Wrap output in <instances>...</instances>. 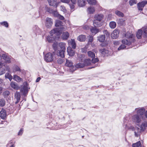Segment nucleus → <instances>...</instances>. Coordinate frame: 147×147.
I'll return each instance as SVG.
<instances>
[{"label":"nucleus","instance_id":"nucleus-1","mask_svg":"<svg viewBox=\"0 0 147 147\" xmlns=\"http://www.w3.org/2000/svg\"><path fill=\"white\" fill-rule=\"evenodd\" d=\"M62 30H59L58 29H54L50 32V36H48L46 38L47 40L50 43L54 40L56 35H59L61 33Z\"/></svg>","mask_w":147,"mask_h":147},{"label":"nucleus","instance_id":"nucleus-2","mask_svg":"<svg viewBox=\"0 0 147 147\" xmlns=\"http://www.w3.org/2000/svg\"><path fill=\"white\" fill-rule=\"evenodd\" d=\"M125 36L127 39H123L122 40L121 42L123 44L125 45H131L132 42L134 41V35L132 34H131L129 32H128L125 34Z\"/></svg>","mask_w":147,"mask_h":147},{"label":"nucleus","instance_id":"nucleus-3","mask_svg":"<svg viewBox=\"0 0 147 147\" xmlns=\"http://www.w3.org/2000/svg\"><path fill=\"white\" fill-rule=\"evenodd\" d=\"M147 32V26H146L138 30L137 33L136 37L138 39H140L142 35L144 37H146Z\"/></svg>","mask_w":147,"mask_h":147},{"label":"nucleus","instance_id":"nucleus-4","mask_svg":"<svg viewBox=\"0 0 147 147\" xmlns=\"http://www.w3.org/2000/svg\"><path fill=\"white\" fill-rule=\"evenodd\" d=\"M147 115L146 113L145 114L144 117H142V124L140 126V128H141L144 131L146 129L147 127Z\"/></svg>","mask_w":147,"mask_h":147},{"label":"nucleus","instance_id":"nucleus-5","mask_svg":"<svg viewBox=\"0 0 147 147\" xmlns=\"http://www.w3.org/2000/svg\"><path fill=\"white\" fill-rule=\"evenodd\" d=\"M65 65L69 67L70 72L72 73L76 70V67L74 66L73 63L67 59H66Z\"/></svg>","mask_w":147,"mask_h":147},{"label":"nucleus","instance_id":"nucleus-6","mask_svg":"<svg viewBox=\"0 0 147 147\" xmlns=\"http://www.w3.org/2000/svg\"><path fill=\"white\" fill-rule=\"evenodd\" d=\"M21 91L24 96H26L28 92V83L26 82H24L23 86L21 88Z\"/></svg>","mask_w":147,"mask_h":147},{"label":"nucleus","instance_id":"nucleus-7","mask_svg":"<svg viewBox=\"0 0 147 147\" xmlns=\"http://www.w3.org/2000/svg\"><path fill=\"white\" fill-rule=\"evenodd\" d=\"M142 117L138 115L135 114L132 117V121L135 124L140 123L141 121Z\"/></svg>","mask_w":147,"mask_h":147},{"label":"nucleus","instance_id":"nucleus-8","mask_svg":"<svg viewBox=\"0 0 147 147\" xmlns=\"http://www.w3.org/2000/svg\"><path fill=\"white\" fill-rule=\"evenodd\" d=\"M134 131L135 136L138 137H140L141 133L144 131L141 128L136 126Z\"/></svg>","mask_w":147,"mask_h":147},{"label":"nucleus","instance_id":"nucleus-9","mask_svg":"<svg viewBox=\"0 0 147 147\" xmlns=\"http://www.w3.org/2000/svg\"><path fill=\"white\" fill-rule=\"evenodd\" d=\"M63 23L62 22L59 20H57L55 21V26L57 27H60L59 28H56L55 29H58L59 30H62L61 32L63 30L64 28L63 26Z\"/></svg>","mask_w":147,"mask_h":147},{"label":"nucleus","instance_id":"nucleus-10","mask_svg":"<svg viewBox=\"0 0 147 147\" xmlns=\"http://www.w3.org/2000/svg\"><path fill=\"white\" fill-rule=\"evenodd\" d=\"M44 59L47 62L52 61L53 60V57L52 54L50 53H48L45 55Z\"/></svg>","mask_w":147,"mask_h":147},{"label":"nucleus","instance_id":"nucleus-11","mask_svg":"<svg viewBox=\"0 0 147 147\" xmlns=\"http://www.w3.org/2000/svg\"><path fill=\"white\" fill-rule=\"evenodd\" d=\"M53 20L50 18H47L45 21V25L48 28H49L53 24Z\"/></svg>","mask_w":147,"mask_h":147},{"label":"nucleus","instance_id":"nucleus-12","mask_svg":"<svg viewBox=\"0 0 147 147\" xmlns=\"http://www.w3.org/2000/svg\"><path fill=\"white\" fill-rule=\"evenodd\" d=\"M145 109L144 108H141L140 109L138 110L137 111V115H138L139 116H140L142 117H144L145 116V114L144 115L145 113ZM147 112V111H146L145 113H146V112Z\"/></svg>","mask_w":147,"mask_h":147},{"label":"nucleus","instance_id":"nucleus-13","mask_svg":"<svg viewBox=\"0 0 147 147\" xmlns=\"http://www.w3.org/2000/svg\"><path fill=\"white\" fill-rule=\"evenodd\" d=\"M147 3V1H144L137 4V8L139 10L142 11L144 6Z\"/></svg>","mask_w":147,"mask_h":147},{"label":"nucleus","instance_id":"nucleus-14","mask_svg":"<svg viewBox=\"0 0 147 147\" xmlns=\"http://www.w3.org/2000/svg\"><path fill=\"white\" fill-rule=\"evenodd\" d=\"M5 60L6 63H11V58L7 54H3L1 55V58Z\"/></svg>","mask_w":147,"mask_h":147},{"label":"nucleus","instance_id":"nucleus-15","mask_svg":"<svg viewBox=\"0 0 147 147\" xmlns=\"http://www.w3.org/2000/svg\"><path fill=\"white\" fill-rule=\"evenodd\" d=\"M119 34V31L115 29L111 34V37L113 39L116 38L118 36Z\"/></svg>","mask_w":147,"mask_h":147},{"label":"nucleus","instance_id":"nucleus-16","mask_svg":"<svg viewBox=\"0 0 147 147\" xmlns=\"http://www.w3.org/2000/svg\"><path fill=\"white\" fill-rule=\"evenodd\" d=\"M67 52L70 56H72L75 55V51L74 50L72 49L71 47H69L67 48Z\"/></svg>","mask_w":147,"mask_h":147},{"label":"nucleus","instance_id":"nucleus-17","mask_svg":"<svg viewBox=\"0 0 147 147\" xmlns=\"http://www.w3.org/2000/svg\"><path fill=\"white\" fill-rule=\"evenodd\" d=\"M68 43L69 45L71 46L72 47L73 49H75L76 47V42L74 40V39H71L69 40L68 41Z\"/></svg>","mask_w":147,"mask_h":147},{"label":"nucleus","instance_id":"nucleus-18","mask_svg":"<svg viewBox=\"0 0 147 147\" xmlns=\"http://www.w3.org/2000/svg\"><path fill=\"white\" fill-rule=\"evenodd\" d=\"M15 97L17 100L15 103L17 104L19 102L21 97L20 94V92H15Z\"/></svg>","mask_w":147,"mask_h":147},{"label":"nucleus","instance_id":"nucleus-19","mask_svg":"<svg viewBox=\"0 0 147 147\" xmlns=\"http://www.w3.org/2000/svg\"><path fill=\"white\" fill-rule=\"evenodd\" d=\"M106 36L105 35H100L97 37V40L101 42H103L105 40Z\"/></svg>","mask_w":147,"mask_h":147},{"label":"nucleus","instance_id":"nucleus-20","mask_svg":"<svg viewBox=\"0 0 147 147\" xmlns=\"http://www.w3.org/2000/svg\"><path fill=\"white\" fill-rule=\"evenodd\" d=\"M83 62L85 66L91 65L92 61L89 59H85Z\"/></svg>","mask_w":147,"mask_h":147},{"label":"nucleus","instance_id":"nucleus-21","mask_svg":"<svg viewBox=\"0 0 147 147\" xmlns=\"http://www.w3.org/2000/svg\"><path fill=\"white\" fill-rule=\"evenodd\" d=\"M6 115V111L4 109H2L0 112V117L2 119H5Z\"/></svg>","mask_w":147,"mask_h":147},{"label":"nucleus","instance_id":"nucleus-22","mask_svg":"<svg viewBox=\"0 0 147 147\" xmlns=\"http://www.w3.org/2000/svg\"><path fill=\"white\" fill-rule=\"evenodd\" d=\"M32 30L34 33H35L36 35L37 34L39 33L40 32V30L39 28L37 26H35L33 27L32 28Z\"/></svg>","mask_w":147,"mask_h":147},{"label":"nucleus","instance_id":"nucleus-23","mask_svg":"<svg viewBox=\"0 0 147 147\" xmlns=\"http://www.w3.org/2000/svg\"><path fill=\"white\" fill-rule=\"evenodd\" d=\"M78 5L81 7L85 6L86 4L85 0H78Z\"/></svg>","mask_w":147,"mask_h":147},{"label":"nucleus","instance_id":"nucleus-24","mask_svg":"<svg viewBox=\"0 0 147 147\" xmlns=\"http://www.w3.org/2000/svg\"><path fill=\"white\" fill-rule=\"evenodd\" d=\"M13 79L15 81L18 82H20L21 81H22L23 79L21 78L20 77L16 75H14L13 76Z\"/></svg>","mask_w":147,"mask_h":147},{"label":"nucleus","instance_id":"nucleus-25","mask_svg":"<svg viewBox=\"0 0 147 147\" xmlns=\"http://www.w3.org/2000/svg\"><path fill=\"white\" fill-rule=\"evenodd\" d=\"M103 17V16L102 14H96L95 16V20L100 22L102 19Z\"/></svg>","mask_w":147,"mask_h":147},{"label":"nucleus","instance_id":"nucleus-26","mask_svg":"<svg viewBox=\"0 0 147 147\" xmlns=\"http://www.w3.org/2000/svg\"><path fill=\"white\" fill-rule=\"evenodd\" d=\"M86 39V36L84 35H79L78 38V40L80 41H85Z\"/></svg>","mask_w":147,"mask_h":147},{"label":"nucleus","instance_id":"nucleus-27","mask_svg":"<svg viewBox=\"0 0 147 147\" xmlns=\"http://www.w3.org/2000/svg\"><path fill=\"white\" fill-rule=\"evenodd\" d=\"M129 120V118L126 116L123 119V127L127 129V123L128 121Z\"/></svg>","mask_w":147,"mask_h":147},{"label":"nucleus","instance_id":"nucleus-28","mask_svg":"<svg viewBox=\"0 0 147 147\" xmlns=\"http://www.w3.org/2000/svg\"><path fill=\"white\" fill-rule=\"evenodd\" d=\"M84 55L82 54H79L78 55V58L77 59L79 61L83 62L85 59L84 58Z\"/></svg>","mask_w":147,"mask_h":147},{"label":"nucleus","instance_id":"nucleus-29","mask_svg":"<svg viewBox=\"0 0 147 147\" xmlns=\"http://www.w3.org/2000/svg\"><path fill=\"white\" fill-rule=\"evenodd\" d=\"M10 85L11 87L14 89L17 90L19 88L18 85L15 82H12L11 83Z\"/></svg>","mask_w":147,"mask_h":147},{"label":"nucleus","instance_id":"nucleus-30","mask_svg":"<svg viewBox=\"0 0 147 147\" xmlns=\"http://www.w3.org/2000/svg\"><path fill=\"white\" fill-rule=\"evenodd\" d=\"M50 5L52 6H55L57 4L56 0H47Z\"/></svg>","mask_w":147,"mask_h":147},{"label":"nucleus","instance_id":"nucleus-31","mask_svg":"<svg viewBox=\"0 0 147 147\" xmlns=\"http://www.w3.org/2000/svg\"><path fill=\"white\" fill-rule=\"evenodd\" d=\"M70 1L72 3V4H69L70 7L71 9L74 10V5L76 3V0H70Z\"/></svg>","mask_w":147,"mask_h":147},{"label":"nucleus","instance_id":"nucleus-32","mask_svg":"<svg viewBox=\"0 0 147 147\" xmlns=\"http://www.w3.org/2000/svg\"><path fill=\"white\" fill-rule=\"evenodd\" d=\"M69 36V34L67 32H63L62 36V37L63 39H67Z\"/></svg>","mask_w":147,"mask_h":147},{"label":"nucleus","instance_id":"nucleus-33","mask_svg":"<svg viewBox=\"0 0 147 147\" xmlns=\"http://www.w3.org/2000/svg\"><path fill=\"white\" fill-rule=\"evenodd\" d=\"M90 29L91 32L94 34L99 32V30L96 29L95 28L92 27Z\"/></svg>","mask_w":147,"mask_h":147},{"label":"nucleus","instance_id":"nucleus-34","mask_svg":"<svg viewBox=\"0 0 147 147\" xmlns=\"http://www.w3.org/2000/svg\"><path fill=\"white\" fill-rule=\"evenodd\" d=\"M87 10L88 13L90 14H92L95 11L94 7H89L88 8Z\"/></svg>","mask_w":147,"mask_h":147},{"label":"nucleus","instance_id":"nucleus-35","mask_svg":"<svg viewBox=\"0 0 147 147\" xmlns=\"http://www.w3.org/2000/svg\"><path fill=\"white\" fill-rule=\"evenodd\" d=\"M99 52L102 55H106L108 53V50L106 49H100L99 50Z\"/></svg>","mask_w":147,"mask_h":147},{"label":"nucleus","instance_id":"nucleus-36","mask_svg":"<svg viewBox=\"0 0 147 147\" xmlns=\"http://www.w3.org/2000/svg\"><path fill=\"white\" fill-rule=\"evenodd\" d=\"M64 50H61L59 51V52L57 54L58 56H59L61 57H64Z\"/></svg>","mask_w":147,"mask_h":147},{"label":"nucleus","instance_id":"nucleus-37","mask_svg":"<svg viewBox=\"0 0 147 147\" xmlns=\"http://www.w3.org/2000/svg\"><path fill=\"white\" fill-rule=\"evenodd\" d=\"M88 54L89 57L92 58L95 57V53L91 51H89L88 52Z\"/></svg>","mask_w":147,"mask_h":147},{"label":"nucleus","instance_id":"nucleus-38","mask_svg":"<svg viewBox=\"0 0 147 147\" xmlns=\"http://www.w3.org/2000/svg\"><path fill=\"white\" fill-rule=\"evenodd\" d=\"M115 13L119 17H123L124 16L123 13L118 10L116 11Z\"/></svg>","mask_w":147,"mask_h":147},{"label":"nucleus","instance_id":"nucleus-39","mask_svg":"<svg viewBox=\"0 0 147 147\" xmlns=\"http://www.w3.org/2000/svg\"><path fill=\"white\" fill-rule=\"evenodd\" d=\"M141 142L140 141L132 144V147H141Z\"/></svg>","mask_w":147,"mask_h":147},{"label":"nucleus","instance_id":"nucleus-40","mask_svg":"<svg viewBox=\"0 0 147 147\" xmlns=\"http://www.w3.org/2000/svg\"><path fill=\"white\" fill-rule=\"evenodd\" d=\"M5 77L6 78L8 79L10 81L12 79V77L11 75L8 73H7L5 74Z\"/></svg>","mask_w":147,"mask_h":147},{"label":"nucleus","instance_id":"nucleus-41","mask_svg":"<svg viewBox=\"0 0 147 147\" xmlns=\"http://www.w3.org/2000/svg\"><path fill=\"white\" fill-rule=\"evenodd\" d=\"M116 26V24L115 22H111L110 23L109 26L111 28H115Z\"/></svg>","mask_w":147,"mask_h":147},{"label":"nucleus","instance_id":"nucleus-42","mask_svg":"<svg viewBox=\"0 0 147 147\" xmlns=\"http://www.w3.org/2000/svg\"><path fill=\"white\" fill-rule=\"evenodd\" d=\"M85 66L84 63H79L77 64L75 67H76V68H82Z\"/></svg>","mask_w":147,"mask_h":147},{"label":"nucleus","instance_id":"nucleus-43","mask_svg":"<svg viewBox=\"0 0 147 147\" xmlns=\"http://www.w3.org/2000/svg\"><path fill=\"white\" fill-rule=\"evenodd\" d=\"M88 3L91 5H95L96 3V0H87Z\"/></svg>","mask_w":147,"mask_h":147},{"label":"nucleus","instance_id":"nucleus-44","mask_svg":"<svg viewBox=\"0 0 147 147\" xmlns=\"http://www.w3.org/2000/svg\"><path fill=\"white\" fill-rule=\"evenodd\" d=\"M5 104V101L4 99H0V106L3 107Z\"/></svg>","mask_w":147,"mask_h":147},{"label":"nucleus","instance_id":"nucleus-45","mask_svg":"<svg viewBox=\"0 0 147 147\" xmlns=\"http://www.w3.org/2000/svg\"><path fill=\"white\" fill-rule=\"evenodd\" d=\"M59 46L60 47L61 50H64L65 49V44L63 42H60L59 44Z\"/></svg>","mask_w":147,"mask_h":147},{"label":"nucleus","instance_id":"nucleus-46","mask_svg":"<svg viewBox=\"0 0 147 147\" xmlns=\"http://www.w3.org/2000/svg\"><path fill=\"white\" fill-rule=\"evenodd\" d=\"M103 35H105V36L107 37H109L110 35V33L107 30H104L103 31Z\"/></svg>","mask_w":147,"mask_h":147},{"label":"nucleus","instance_id":"nucleus-47","mask_svg":"<svg viewBox=\"0 0 147 147\" xmlns=\"http://www.w3.org/2000/svg\"><path fill=\"white\" fill-rule=\"evenodd\" d=\"M0 24L1 25L4 26L7 28L9 26L8 24L6 21H3L1 22Z\"/></svg>","mask_w":147,"mask_h":147},{"label":"nucleus","instance_id":"nucleus-48","mask_svg":"<svg viewBox=\"0 0 147 147\" xmlns=\"http://www.w3.org/2000/svg\"><path fill=\"white\" fill-rule=\"evenodd\" d=\"M99 22L96 20H94L93 22L94 26L95 27H96L100 26Z\"/></svg>","mask_w":147,"mask_h":147},{"label":"nucleus","instance_id":"nucleus-49","mask_svg":"<svg viewBox=\"0 0 147 147\" xmlns=\"http://www.w3.org/2000/svg\"><path fill=\"white\" fill-rule=\"evenodd\" d=\"M65 60L63 58H61L58 59L57 60V63L60 64L62 63Z\"/></svg>","mask_w":147,"mask_h":147},{"label":"nucleus","instance_id":"nucleus-50","mask_svg":"<svg viewBox=\"0 0 147 147\" xmlns=\"http://www.w3.org/2000/svg\"><path fill=\"white\" fill-rule=\"evenodd\" d=\"M137 2L136 0H130L129 4L130 6H132L134 4H136Z\"/></svg>","mask_w":147,"mask_h":147},{"label":"nucleus","instance_id":"nucleus-51","mask_svg":"<svg viewBox=\"0 0 147 147\" xmlns=\"http://www.w3.org/2000/svg\"><path fill=\"white\" fill-rule=\"evenodd\" d=\"M21 71L20 68L17 66L15 65L14 67L13 71Z\"/></svg>","mask_w":147,"mask_h":147},{"label":"nucleus","instance_id":"nucleus-52","mask_svg":"<svg viewBox=\"0 0 147 147\" xmlns=\"http://www.w3.org/2000/svg\"><path fill=\"white\" fill-rule=\"evenodd\" d=\"M10 92L8 91H6L3 92V94L5 97H7L9 94Z\"/></svg>","mask_w":147,"mask_h":147},{"label":"nucleus","instance_id":"nucleus-53","mask_svg":"<svg viewBox=\"0 0 147 147\" xmlns=\"http://www.w3.org/2000/svg\"><path fill=\"white\" fill-rule=\"evenodd\" d=\"M91 61H92V63L94 64L98 62L99 61V60L97 58H92Z\"/></svg>","mask_w":147,"mask_h":147},{"label":"nucleus","instance_id":"nucleus-54","mask_svg":"<svg viewBox=\"0 0 147 147\" xmlns=\"http://www.w3.org/2000/svg\"><path fill=\"white\" fill-rule=\"evenodd\" d=\"M52 13L55 17H57L59 14L57 12V10L53 11H52Z\"/></svg>","mask_w":147,"mask_h":147},{"label":"nucleus","instance_id":"nucleus-55","mask_svg":"<svg viewBox=\"0 0 147 147\" xmlns=\"http://www.w3.org/2000/svg\"><path fill=\"white\" fill-rule=\"evenodd\" d=\"M5 73V70L3 67L0 68V76L3 75Z\"/></svg>","mask_w":147,"mask_h":147},{"label":"nucleus","instance_id":"nucleus-56","mask_svg":"<svg viewBox=\"0 0 147 147\" xmlns=\"http://www.w3.org/2000/svg\"><path fill=\"white\" fill-rule=\"evenodd\" d=\"M126 46L125 45H121L120 47L118 48V51H120L123 49L124 48H125Z\"/></svg>","mask_w":147,"mask_h":147},{"label":"nucleus","instance_id":"nucleus-57","mask_svg":"<svg viewBox=\"0 0 147 147\" xmlns=\"http://www.w3.org/2000/svg\"><path fill=\"white\" fill-rule=\"evenodd\" d=\"M108 45V43L107 42H103L100 44V46L102 47H107Z\"/></svg>","mask_w":147,"mask_h":147},{"label":"nucleus","instance_id":"nucleus-58","mask_svg":"<svg viewBox=\"0 0 147 147\" xmlns=\"http://www.w3.org/2000/svg\"><path fill=\"white\" fill-rule=\"evenodd\" d=\"M126 130L129 129L133 131H134V129H135V127H134V126H131L129 127H128L127 126V129L125 128Z\"/></svg>","mask_w":147,"mask_h":147},{"label":"nucleus","instance_id":"nucleus-59","mask_svg":"<svg viewBox=\"0 0 147 147\" xmlns=\"http://www.w3.org/2000/svg\"><path fill=\"white\" fill-rule=\"evenodd\" d=\"M58 45V43L57 42H55L53 44V49L55 50L57 49Z\"/></svg>","mask_w":147,"mask_h":147},{"label":"nucleus","instance_id":"nucleus-60","mask_svg":"<svg viewBox=\"0 0 147 147\" xmlns=\"http://www.w3.org/2000/svg\"><path fill=\"white\" fill-rule=\"evenodd\" d=\"M23 131H24L23 129V128L21 129L18 133V135H19V136L22 135V134L23 133Z\"/></svg>","mask_w":147,"mask_h":147},{"label":"nucleus","instance_id":"nucleus-61","mask_svg":"<svg viewBox=\"0 0 147 147\" xmlns=\"http://www.w3.org/2000/svg\"><path fill=\"white\" fill-rule=\"evenodd\" d=\"M120 43V42L119 41L115 40V41H114V42H113V44L115 45H116V46L118 45H119Z\"/></svg>","mask_w":147,"mask_h":147},{"label":"nucleus","instance_id":"nucleus-62","mask_svg":"<svg viewBox=\"0 0 147 147\" xmlns=\"http://www.w3.org/2000/svg\"><path fill=\"white\" fill-rule=\"evenodd\" d=\"M57 17H58L59 19H60L61 20H63L64 19V18L63 16H61V15L59 14V15L58 16H57Z\"/></svg>","mask_w":147,"mask_h":147},{"label":"nucleus","instance_id":"nucleus-63","mask_svg":"<svg viewBox=\"0 0 147 147\" xmlns=\"http://www.w3.org/2000/svg\"><path fill=\"white\" fill-rule=\"evenodd\" d=\"M93 37L92 36H90L89 38V39L88 42H89L91 43L93 41Z\"/></svg>","mask_w":147,"mask_h":147},{"label":"nucleus","instance_id":"nucleus-64","mask_svg":"<svg viewBox=\"0 0 147 147\" xmlns=\"http://www.w3.org/2000/svg\"><path fill=\"white\" fill-rule=\"evenodd\" d=\"M70 0H61V1L63 3H68Z\"/></svg>","mask_w":147,"mask_h":147}]
</instances>
